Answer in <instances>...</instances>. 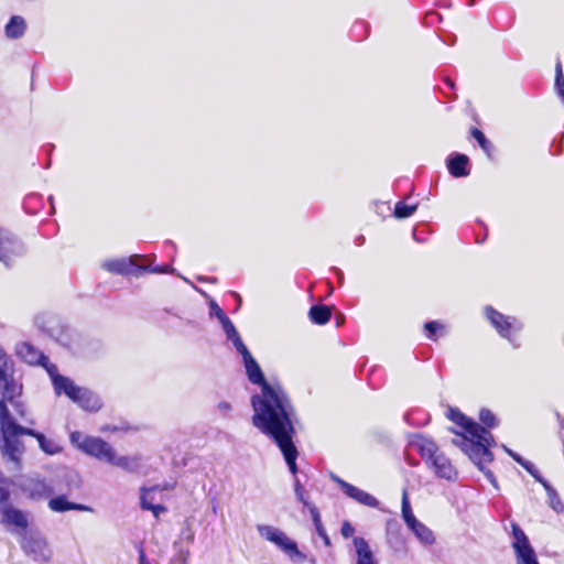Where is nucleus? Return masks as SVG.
Here are the masks:
<instances>
[{
    "mask_svg": "<svg viewBox=\"0 0 564 564\" xmlns=\"http://www.w3.org/2000/svg\"><path fill=\"white\" fill-rule=\"evenodd\" d=\"M11 360H12V358L3 350L2 347H0V366L3 362H9Z\"/></svg>",
    "mask_w": 564,
    "mask_h": 564,
    "instance_id": "obj_57",
    "label": "nucleus"
},
{
    "mask_svg": "<svg viewBox=\"0 0 564 564\" xmlns=\"http://www.w3.org/2000/svg\"><path fill=\"white\" fill-rule=\"evenodd\" d=\"M25 253V245L17 236L0 228V262L10 269L14 258L23 257Z\"/></svg>",
    "mask_w": 564,
    "mask_h": 564,
    "instance_id": "obj_11",
    "label": "nucleus"
},
{
    "mask_svg": "<svg viewBox=\"0 0 564 564\" xmlns=\"http://www.w3.org/2000/svg\"><path fill=\"white\" fill-rule=\"evenodd\" d=\"M554 88L561 98L562 102L564 104V75L562 70V63L557 61L555 65V80H554Z\"/></svg>",
    "mask_w": 564,
    "mask_h": 564,
    "instance_id": "obj_40",
    "label": "nucleus"
},
{
    "mask_svg": "<svg viewBox=\"0 0 564 564\" xmlns=\"http://www.w3.org/2000/svg\"><path fill=\"white\" fill-rule=\"evenodd\" d=\"M415 437L421 440V443L417 444L421 457L425 459L426 463H432L434 458L438 456L436 444L432 440L423 437L422 434H416Z\"/></svg>",
    "mask_w": 564,
    "mask_h": 564,
    "instance_id": "obj_27",
    "label": "nucleus"
},
{
    "mask_svg": "<svg viewBox=\"0 0 564 564\" xmlns=\"http://www.w3.org/2000/svg\"><path fill=\"white\" fill-rule=\"evenodd\" d=\"M479 420L481 422V426H484L486 430L488 429H495L498 425V420L496 415L486 408H482L479 412Z\"/></svg>",
    "mask_w": 564,
    "mask_h": 564,
    "instance_id": "obj_41",
    "label": "nucleus"
},
{
    "mask_svg": "<svg viewBox=\"0 0 564 564\" xmlns=\"http://www.w3.org/2000/svg\"><path fill=\"white\" fill-rule=\"evenodd\" d=\"M447 417L462 427V432L451 427L449 431L459 438H454L453 444L459 447L465 454L474 457L480 453L491 459L490 447L496 444L494 435L475 420L466 416L459 409L449 408Z\"/></svg>",
    "mask_w": 564,
    "mask_h": 564,
    "instance_id": "obj_2",
    "label": "nucleus"
},
{
    "mask_svg": "<svg viewBox=\"0 0 564 564\" xmlns=\"http://www.w3.org/2000/svg\"><path fill=\"white\" fill-rule=\"evenodd\" d=\"M219 323L223 327V330L226 334L227 340L232 343L234 340H237L240 338V335H239L236 326L234 325V323L231 322V319L228 316H226V318H220Z\"/></svg>",
    "mask_w": 564,
    "mask_h": 564,
    "instance_id": "obj_39",
    "label": "nucleus"
},
{
    "mask_svg": "<svg viewBox=\"0 0 564 564\" xmlns=\"http://www.w3.org/2000/svg\"><path fill=\"white\" fill-rule=\"evenodd\" d=\"M23 553L37 563H48L53 551L47 539L37 529H17Z\"/></svg>",
    "mask_w": 564,
    "mask_h": 564,
    "instance_id": "obj_5",
    "label": "nucleus"
},
{
    "mask_svg": "<svg viewBox=\"0 0 564 564\" xmlns=\"http://www.w3.org/2000/svg\"><path fill=\"white\" fill-rule=\"evenodd\" d=\"M108 463L128 471H133L137 468V462L128 456H121L118 458L115 456L113 460Z\"/></svg>",
    "mask_w": 564,
    "mask_h": 564,
    "instance_id": "obj_44",
    "label": "nucleus"
},
{
    "mask_svg": "<svg viewBox=\"0 0 564 564\" xmlns=\"http://www.w3.org/2000/svg\"><path fill=\"white\" fill-rule=\"evenodd\" d=\"M174 273L175 269L171 265H149L144 267V273Z\"/></svg>",
    "mask_w": 564,
    "mask_h": 564,
    "instance_id": "obj_50",
    "label": "nucleus"
},
{
    "mask_svg": "<svg viewBox=\"0 0 564 564\" xmlns=\"http://www.w3.org/2000/svg\"><path fill=\"white\" fill-rule=\"evenodd\" d=\"M521 467H523L535 479V481L540 482L543 487L549 484V481L541 475L535 465L530 460L527 459L521 465Z\"/></svg>",
    "mask_w": 564,
    "mask_h": 564,
    "instance_id": "obj_45",
    "label": "nucleus"
},
{
    "mask_svg": "<svg viewBox=\"0 0 564 564\" xmlns=\"http://www.w3.org/2000/svg\"><path fill=\"white\" fill-rule=\"evenodd\" d=\"M209 315L212 317H216L218 321H220V318H226V316H227L226 313L216 303L215 300H210V302H209Z\"/></svg>",
    "mask_w": 564,
    "mask_h": 564,
    "instance_id": "obj_49",
    "label": "nucleus"
},
{
    "mask_svg": "<svg viewBox=\"0 0 564 564\" xmlns=\"http://www.w3.org/2000/svg\"><path fill=\"white\" fill-rule=\"evenodd\" d=\"M10 404L13 406L15 413L19 416H21L22 419H24L25 412H26L25 405L21 401H18V400L13 401V403H10Z\"/></svg>",
    "mask_w": 564,
    "mask_h": 564,
    "instance_id": "obj_54",
    "label": "nucleus"
},
{
    "mask_svg": "<svg viewBox=\"0 0 564 564\" xmlns=\"http://www.w3.org/2000/svg\"><path fill=\"white\" fill-rule=\"evenodd\" d=\"M343 492L347 497H349V498L356 500L357 502H359L364 506H367V507L378 508L380 505L379 500L376 497L361 490L360 488H358L354 485H344Z\"/></svg>",
    "mask_w": 564,
    "mask_h": 564,
    "instance_id": "obj_21",
    "label": "nucleus"
},
{
    "mask_svg": "<svg viewBox=\"0 0 564 564\" xmlns=\"http://www.w3.org/2000/svg\"><path fill=\"white\" fill-rule=\"evenodd\" d=\"M1 452L3 457L7 459L20 464V456L24 452L23 444L19 440V436L13 434V432H6L2 433V445H1Z\"/></svg>",
    "mask_w": 564,
    "mask_h": 564,
    "instance_id": "obj_17",
    "label": "nucleus"
},
{
    "mask_svg": "<svg viewBox=\"0 0 564 564\" xmlns=\"http://www.w3.org/2000/svg\"><path fill=\"white\" fill-rule=\"evenodd\" d=\"M26 31V22L21 15H12L4 26V34L8 39H21Z\"/></svg>",
    "mask_w": 564,
    "mask_h": 564,
    "instance_id": "obj_24",
    "label": "nucleus"
},
{
    "mask_svg": "<svg viewBox=\"0 0 564 564\" xmlns=\"http://www.w3.org/2000/svg\"><path fill=\"white\" fill-rule=\"evenodd\" d=\"M470 135L477 141V143L485 151L487 156L491 159L495 148L491 141L486 138L484 132L478 128H471Z\"/></svg>",
    "mask_w": 564,
    "mask_h": 564,
    "instance_id": "obj_34",
    "label": "nucleus"
},
{
    "mask_svg": "<svg viewBox=\"0 0 564 564\" xmlns=\"http://www.w3.org/2000/svg\"><path fill=\"white\" fill-rule=\"evenodd\" d=\"M332 317V310L325 304H313L308 311V318L313 324L325 325Z\"/></svg>",
    "mask_w": 564,
    "mask_h": 564,
    "instance_id": "obj_26",
    "label": "nucleus"
},
{
    "mask_svg": "<svg viewBox=\"0 0 564 564\" xmlns=\"http://www.w3.org/2000/svg\"><path fill=\"white\" fill-rule=\"evenodd\" d=\"M486 316L492 326L497 329L499 335L503 338H507L511 343V330L520 332L523 328V324L516 317L506 316L502 313L496 311L492 306L486 307Z\"/></svg>",
    "mask_w": 564,
    "mask_h": 564,
    "instance_id": "obj_14",
    "label": "nucleus"
},
{
    "mask_svg": "<svg viewBox=\"0 0 564 564\" xmlns=\"http://www.w3.org/2000/svg\"><path fill=\"white\" fill-rule=\"evenodd\" d=\"M243 367L249 381L261 389V394L256 393L251 397V406L254 411L253 426L295 410L283 388L281 386L273 387L267 381L254 357L243 362Z\"/></svg>",
    "mask_w": 564,
    "mask_h": 564,
    "instance_id": "obj_1",
    "label": "nucleus"
},
{
    "mask_svg": "<svg viewBox=\"0 0 564 564\" xmlns=\"http://www.w3.org/2000/svg\"><path fill=\"white\" fill-rule=\"evenodd\" d=\"M58 477L68 492L79 490L83 486L80 475L74 469L65 468Z\"/></svg>",
    "mask_w": 564,
    "mask_h": 564,
    "instance_id": "obj_25",
    "label": "nucleus"
},
{
    "mask_svg": "<svg viewBox=\"0 0 564 564\" xmlns=\"http://www.w3.org/2000/svg\"><path fill=\"white\" fill-rule=\"evenodd\" d=\"M293 486H294V494H295V497L296 499L305 507L308 509V511L311 512V508L313 507H316L315 505H313L312 502H310L307 500V497H306V491L304 489V486L302 485V482L300 481L299 477H295L294 481H293Z\"/></svg>",
    "mask_w": 564,
    "mask_h": 564,
    "instance_id": "obj_38",
    "label": "nucleus"
},
{
    "mask_svg": "<svg viewBox=\"0 0 564 564\" xmlns=\"http://www.w3.org/2000/svg\"><path fill=\"white\" fill-rule=\"evenodd\" d=\"M17 354L20 356L25 362L30 365H40L52 370L53 373L56 372V366L55 365H48V357L42 352L41 350L36 349L33 345L30 343H22L17 347Z\"/></svg>",
    "mask_w": 564,
    "mask_h": 564,
    "instance_id": "obj_16",
    "label": "nucleus"
},
{
    "mask_svg": "<svg viewBox=\"0 0 564 564\" xmlns=\"http://www.w3.org/2000/svg\"><path fill=\"white\" fill-rule=\"evenodd\" d=\"M189 557V550L188 549H178L177 555L174 557L173 561L178 562L180 564H187Z\"/></svg>",
    "mask_w": 564,
    "mask_h": 564,
    "instance_id": "obj_52",
    "label": "nucleus"
},
{
    "mask_svg": "<svg viewBox=\"0 0 564 564\" xmlns=\"http://www.w3.org/2000/svg\"><path fill=\"white\" fill-rule=\"evenodd\" d=\"M138 562H139L138 564H151L150 561L148 560L144 549L142 546L139 549Z\"/></svg>",
    "mask_w": 564,
    "mask_h": 564,
    "instance_id": "obj_55",
    "label": "nucleus"
},
{
    "mask_svg": "<svg viewBox=\"0 0 564 564\" xmlns=\"http://www.w3.org/2000/svg\"><path fill=\"white\" fill-rule=\"evenodd\" d=\"M333 270H334V272L337 275L338 283L343 284L344 283V273H343V271L340 269H338V268H334Z\"/></svg>",
    "mask_w": 564,
    "mask_h": 564,
    "instance_id": "obj_59",
    "label": "nucleus"
},
{
    "mask_svg": "<svg viewBox=\"0 0 564 564\" xmlns=\"http://www.w3.org/2000/svg\"><path fill=\"white\" fill-rule=\"evenodd\" d=\"M435 474L443 479L453 481L457 479V471L451 464L449 459L444 454H438L437 457L431 463Z\"/></svg>",
    "mask_w": 564,
    "mask_h": 564,
    "instance_id": "obj_22",
    "label": "nucleus"
},
{
    "mask_svg": "<svg viewBox=\"0 0 564 564\" xmlns=\"http://www.w3.org/2000/svg\"><path fill=\"white\" fill-rule=\"evenodd\" d=\"M369 25L364 21L355 22L351 28V35L356 41H362L368 36Z\"/></svg>",
    "mask_w": 564,
    "mask_h": 564,
    "instance_id": "obj_42",
    "label": "nucleus"
},
{
    "mask_svg": "<svg viewBox=\"0 0 564 564\" xmlns=\"http://www.w3.org/2000/svg\"><path fill=\"white\" fill-rule=\"evenodd\" d=\"M364 242H365V237H364V236H359V237H357V238H356V240H355V243H356L357 246H362V245H364Z\"/></svg>",
    "mask_w": 564,
    "mask_h": 564,
    "instance_id": "obj_64",
    "label": "nucleus"
},
{
    "mask_svg": "<svg viewBox=\"0 0 564 564\" xmlns=\"http://www.w3.org/2000/svg\"><path fill=\"white\" fill-rule=\"evenodd\" d=\"M218 409L220 412H223L224 414L228 413L231 411V404L227 401H221L218 403Z\"/></svg>",
    "mask_w": 564,
    "mask_h": 564,
    "instance_id": "obj_56",
    "label": "nucleus"
},
{
    "mask_svg": "<svg viewBox=\"0 0 564 564\" xmlns=\"http://www.w3.org/2000/svg\"><path fill=\"white\" fill-rule=\"evenodd\" d=\"M48 508L58 513L67 512V511H82V512H94V509L87 505L73 502L67 499V495L61 494L57 496H51L47 499Z\"/></svg>",
    "mask_w": 564,
    "mask_h": 564,
    "instance_id": "obj_19",
    "label": "nucleus"
},
{
    "mask_svg": "<svg viewBox=\"0 0 564 564\" xmlns=\"http://www.w3.org/2000/svg\"><path fill=\"white\" fill-rule=\"evenodd\" d=\"M469 459L478 467V469L485 475L488 481L495 487L498 488L497 479L494 473L485 466V463H491L494 460V453L491 452V459L482 454H478L477 457H474L471 454H466Z\"/></svg>",
    "mask_w": 564,
    "mask_h": 564,
    "instance_id": "obj_28",
    "label": "nucleus"
},
{
    "mask_svg": "<svg viewBox=\"0 0 564 564\" xmlns=\"http://www.w3.org/2000/svg\"><path fill=\"white\" fill-rule=\"evenodd\" d=\"M356 550V564H378L366 539L355 536L352 540Z\"/></svg>",
    "mask_w": 564,
    "mask_h": 564,
    "instance_id": "obj_23",
    "label": "nucleus"
},
{
    "mask_svg": "<svg viewBox=\"0 0 564 564\" xmlns=\"http://www.w3.org/2000/svg\"><path fill=\"white\" fill-rule=\"evenodd\" d=\"M48 373L57 395L64 393L87 412L95 413L101 410L104 402L98 393L88 388L76 386L70 378L59 373H53L51 369H48Z\"/></svg>",
    "mask_w": 564,
    "mask_h": 564,
    "instance_id": "obj_4",
    "label": "nucleus"
},
{
    "mask_svg": "<svg viewBox=\"0 0 564 564\" xmlns=\"http://www.w3.org/2000/svg\"><path fill=\"white\" fill-rule=\"evenodd\" d=\"M295 422L296 413L294 410L291 413H285L261 424L254 425L261 433L270 437L279 447L285 464L293 476V480L299 474L296 459L300 455L294 443V436L296 435L294 426Z\"/></svg>",
    "mask_w": 564,
    "mask_h": 564,
    "instance_id": "obj_3",
    "label": "nucleus"
},
{
    "mask_svg": "<svg viewBox=\"0 0 564 564\" xmlns=\"http://www.w3.org/2000/svg\"><path fill=\"white\" fill-rule=\"evenodd\" d=\"M344 319H345V317H344V315H343V314L337 315V316H336V325H337V326L343 325Z\"/></svg>",
    "mask_w": 564,
    "mask_h": 564,
    "instance_id": "obj_63",
    "label": "nucleus"
},
{
    "mask_svg": "<svg viewBox=\"0 0 564 564\" xmlns=\"http://www.w3.org/2000/svg\"><path fill=\"white\" fill-rule=\"evenodd\" d=\"M232 345H234L236 351L241 356L242 364L248 361V359L253 358V356L251 355L250 350L247 348V346L242 341L241 337L239 339H237V340H234Z\"/></svg>",
    "mask_w": 564,
    "mask_h": 564,
    "instance_id": "obj_46",
    "label": "nucleus"
},
{
    "mask_svg": "<svg viewBox=\"0 0 564 564\" xmlns=\"http://www.w3.org/2000/svg\"><path fill=\"white\" fill-rule=\"evenodd\" d=\"M69 441L73 446L100 460L108 463L112 462L115 458V449L109 443L100 437L87 436L75 431L70 433Z\"/></svg>",
    "mask_w": 564,
    "mask_h": 564,
    "instance_id": "obj_8",
    "label": "nucleus"
},
{
    "mask_svg": "<svg viewBox=\"0 0 564 564\" xmlns=\"http://www.w3.org/2000/svg\"><path fill=\"white\" fill-rule=\"evenodd\" d=\"M0 514L1 524L11 525L15 529H26L29 527L26 512L10 502V481L8 478H0Z\"/></svg>",
    "mask_w": 564,
    "mask_h": 564,
    "instance_id": "obj_7",
    "label": "nucleus"
},
{
    "mask_svg": "<svg viewBox=\"0 0 564 564\" xmlns=\"http://www.w3.org/2000/svg\"><path fill=\"white\" fill-rule=\"evenodd\" d=\"M40 448L48 455H54L61 452V447L52 440H48L43 433L36 438Z\"/></svg>",
    "mask_w": 564,
    "mask_h": 564,
    "instance_id": "obj_37",
    "label": "nucleus"
},
{
    "mask_svg": "<svg viewBox=\"0 0 564 564\" xmlns=\"http://www.w3.org/2000/svg\"><path fill=\"white\" fill-rule=\"evenodd\" d=\"M340 533L345 539H348L354 535L355 528L352 524L348 521H344L341 524Z\"/></svg>",
    "mask_w": 564,
    "mask_h": 564,
    "instance_id": "obj_51",
    "label": "nucleus"
},
{
    "mask_svg": "<svg viewBox=\"0 0 564 564\" xmlns=\"http://www.w3.org/2000/svg\"><path fill=\"white\" fill-rule=\"evenodd\" d=\"M410 530L424 545H432L435 543L433 531L421 521L416 522L412 528H410Z\"/></svg>",
    "mask_w": 564,
    "mask_h": 564,
    "instance_id": "obj_30",
    "label": "nucleus"
},
{
    "mask_svg": "<svg viewBox=\"0 0 564 564\" xmlns=\"http://www.w3.org/2000/svg\"><path fill=\"white\" fill-rule=\"evenodd\" d=\"M18 422L12 416L8 402L6 400H0V429L1 433L11 432Z\"/></svg>",
    "mask_w": 564,
    "mask_h": 564,
    "instance_id": "obj_29",
    "label": "nucleus"
},
{
    "mask_svg": "<svg viewBox=\"0 0 564 564\" xmlns=\"http://www.w3.org/2000/svg\"><path fill=\"white\" fill-rule=\"evenodd\" d=\"M512 536L514 539L512 547L514 550L518 564H539L536 554L530 541L518 523L511 524Z\"/></svg>",
    "mask_w": 564,
    "mask_h": 564,
    "instance_id": "obj_12",
    "label": "nucleus"
},
{
    "mask_svg": "<svg viewBox=\"0 0 564 564\" xmlns=\"http://www.w3.org/2000/svg\"><path fill=\"white\" fill-rule=\"evenodd\" d=\"M56 343L67 348L73 355L83 358L90 357L100 347L99 341L82 338V336L74 334L69 326L65 327Z\"/></svg>",
    "mask_w": 564,
    "mask_h": 564,
    "instance_id": "obj_10",
    "label": "nucleus"
},
{
    "mask_svg": "<svg viewBox=\"0 0 564 564\" xmlns=\"http://www.w3.org/2000/svg\"><path fill=\"white\" fill-rule=\"evenodd\" d=\"M417 209V204L408 205L403 200L395 204L393 216L398 219H405L412 216Z\"/></svg>",
    "mask_w": 564,
    "mask_h": 564,
    "instance_id": "obj_36",
    "label": "nucleus"
},
{
    "mask_svg": "<svg viewBox=\"0 0 564 564\" xmlns=\"http://www.w3.org/2000/svg\"><path fill=\"white\" fill-rule=\"evenodd\" d=\"M257 530L261 538L270 541L275 544L282 552H284L291 561L296 563H303L307 560L306 554L299 550L297 543L289 538L282 530L279 528L268 525V524H259Z\"/></svg>",
    "mask_w": 564,
    "mask_h": 564,
    "instance_id": "obj_6",
    "label": "nucleus"
},
{
    "mask_svg": "<svg viewBox=\"0 0 564 564\" xmlns=\"http://www.w3.org/2000/svg\"><path fill=\"white\" fill-rule=\"evenodd\" d=\"M156 487L150 489L142 488V495L140 497V506L143 510L152 511L154 517H159L162 512L166 511L165 506L160 503L148 502V495L155 491Z\"/></svg>",
    "mask_w": 564,
    "mask_h": 564,
    "instance_id": "obj_31",
    "label": "nucleus"
},
{
    "mask_svg": "<svg viewBox=\"0 0 564 564\" xmlns=\"http://www.w3.org/2000/svg\"><path fill=\"white\" fill-rule=\"evenodd\" d=\"M505 452L514 460L517 462L520 466L527 460L525 458H523L520 454L513 452L512 449L508 448L506 445H502Z\"/></svg>",
    "mask_w": 564,
    "mask_h": 564,
    "instance_id": "obj_53",
    "label": "nucleus"
},
{
    "mask_svg": "<svg viewBox=\"0 0 564 564\" xmlns=\"http://www.w3.org/2000/svg\"><path fill=\"white\" fill-rule=\"evenodd\" d=\"M181 540L186 541L187 543L192 544L195 539V532L193 531L191 523L188 520L184 522V525L180 533Z\"/></svg>",
    "mask_w": 564,
    "mask_h": 564,
    "instance_id": "obj_47",
    "label": "nucleus"
},
{
    "mask_svg": "<svg viewBox=\"0 0 564 564\" xmlns=\"http://www.w3.org/2000/svg\"><path fill=\"white\" fill-rule=\"evenodd\" d=\"M426 18L431 19V21H432L433 19H437L438 21H441V20H442V17H441L437 12H431V13H429V14L426 15Z\"/></svg>",
    "mask_w": 564,
    "mask_h": 564,
    "instance_id": "obj_62",
    "label": "nucleus"
},
{
    "mask_svg": "<svg viewBox=\"0 0 564 564\" xmlns=\"http://www.w3.org/2000/svg\"><path fill=\"white\" fill-rule=\"evenodd\" d=\"M446 166L453 177H466L470 174V160L463 153H451L446 159Z\"/></svg>",
    "mask_w": 564,
    "mask_h": 564,
    "instance_id": "obj_20",
    "label": "nucleus"
},
{
    "mask_svg": "<svg viewBox=\"0 0 564 564\" xmlns=\"http://www.w3.org/2000/svg\"><path fill=\"white\" fill-rule=\"evenodd\" d=\"M13 434H15L17 436H21V435H28V436H32L34 437L35 440L37 438V436L40 435L41 432L36 431V430H33L31 427H25V426H22L20 425L19 423L14 426V429L12 430Z\"/></svg>",
    "mask_w": 564,
    "mask_h": 564,
    "instance_id": "obj_48",
    "label": "nucleus"
},
{
    "mask_svg": "<svg viewBox=\"0 0 564 564\" xmlns=\"http://www.w3.org/2000/svg\"><path fill=\"white\" fill-rule=\"evenodd\" d=\"M401 512L402 518L409 529L412 528L416 522H419V520L415 518L412 511L411 503L405 490L403 491L402 496Z\"/></svg>",
    "mask_w": 564,
    "mask_h": 564,
    "instance_id": "obj_33",
    "label": "nucleus"
},
{
    "mask_svg": "<svg viewBox=\"0 0 564 564\" xmlns=\"http://www.w3.org/2000/svg\"><path fill=\"white\" fill-rule=\"evenodd\" d=\"M141 259V256L134 254L129 258L107 261L102 267L111 273L139 276L144 273V265L138 262Z\"/></svg>",
    "mask_w": 564,
    "mask_h": 564,
    "instance_id": "obj_15",
    "label": "nucleus"
},
{
    "mask_svg": "<svg viewBox=\"0 0 564 564\" xmlns=\"http://www.w3.org/2000/svg\"><path fill=\"white\" fill-rule=\"evenodd\" d=\"M21 494L33 502H41L54 495V486L40 474L23 475L15 482Z\"/></svg>",
    "mask_w": 564,
    "mask_h": 564,
    "instance_id": "obj_9",
    "label": "nucleus"
},
{
    "mask_svg": "<svg viewBox=\"0 0 564 564\" xmlns=\"http://www.w3.org/2000/svg\"><path fill=\"white\" fill-rule=\"evenodd\" d=\"M197 280L199 282H210V283H215L217 281V278L215 276H210V278H205V276H198Z\"/></svg>",
    "mask_w": 564,
    "mask_h": 564,
    "instance_id": "obj_60",
    "label": "nucleus"
},
{
    "mask_svg": "<svg viewBox=\"0 0 564 564\" xmlns=\"http://www.w3.org/2000/svg\"><path fill=\"white\" fill-rule=\"evenodd\" d=\"M35 324L46 336L54 341L61 336L67 325H65L57 316L54 315H39L35 318Z\"/></svg>",
    "mask_w": 564,
    "mask_h": 564,
    "instance_id": "obj_18",
    "label": "nucleus"
},
{
    "mask_svg": "<svg viewBox=\"0 0 564 564\" xmlns=\"http://www.w3.org/2000/svg\"><path fill=\"white\" fill-rule=\"evenodd\" d=\"M412 415H413V412H406L403 416L404 421L410 424V425H413L414 423L412 422Z\"/></svg>",
    "mask_w": 564,
    "mask_h": 564,
    "instance_id": "obj_61",
    "label": "nucleus"
},
{
    "mask_svg": "<svg viewBox=\"0 0 564 564\" xmlns=\"http://www.w3.org/2000/svg\"><path fill=\"white\" fill-rule=\"evenodd\" d=\"M544 489L547 494L550 507L557 513L563 512L564 503L562 502L557 491L553 488V486L549 482L546 486H544Z\"/></svg>",
    "mask_w": 564,
    "mask_h": 564,
    "instance_id": "obj_35",
    "label": "nucleus"
},
{
    "mask_svg": "<svg viewBox=\"0 0 564 564\" xmlns=\"http://www.w3.org/2000/svg\"><path fill=\"white\" fill-rule=\"evenodd\" d=\"M424 333L431 340L437 339V333L444 328V325L437 321H429L424 323Z\"/></svg>",
    "mask_w": 564,
    "mask_h": 564,
    "instance_id": "obj_43",
    "label": "nucleus"
},
{
    "mask_svg": "<svg viewBox=\"0 0 564 564\" xmlns=\"http://www.w3.org/2000/svg\"><path fill=\"white\" fill-rule=\"evenodd\" d=\"M330 478H332V480H333L334 482H336V484L339 486V488H340L341 490H343V486H344V485H350L349 482L345 481L344 479H341L340 477H338V476H336V475H332V476H330Z\"/></svg>",
    "mask_w": 564,
    "mask_h": 564,
    "instance_id": "obj_58",
    "label": "nucleus"
},
{
    "mask_svg": "<svg viewBox=\"0 0 564 564\" xmlns=\"http://www.w3.org/2000/svg\"><path fill=\"white\" fill-rule=\"evenodd\" d=\"M0 392L8 403H13L22 394V386L14 380V361L3 362L0 366Z\"/></svg>",
    "mask_w": 564,
    "mask_h": 564,
    "instance_id": "obj_13",
    "label": "nucleus"
},
{
    "mask_svg": "<svg viewBox=\"0 0 564 564\" xmlns=\"http://www.w3.org/2000/svg\"><path fill=\"white\" fill-rule=\"evenodd\" d=\"M311 517H312V521L314 523L316 533L323 539L325 546H330L332 542H330V539L322 523L321 514H319L317 507L311 508Z\"/></svg>",
    "mask_w": 564,
    "mask_h": 564,
    "instance_id": "obj_32",
    "label": "nucleus"
}]
</instances>
